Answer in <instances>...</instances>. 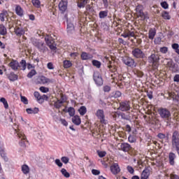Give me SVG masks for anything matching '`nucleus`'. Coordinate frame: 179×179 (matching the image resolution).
<instances>
[{
	"instance_id": "obj_1",
	"label": "nucleus",
	"mask_w": 179,
	"mask_h": 179,
	"mask_svg": "<svg viewBox=\"0 0 179 179\" xmlns=\"http://www.w3.org/2000/svg\"><path fill=\"white\" fill-rule=\"evenodd\" d=\"M158 114L163 120H166L167 124H169V121H170V118H171V112L169 110V109L166 108H161L158 110Z\"/></svg>"
},
{
	"instance_id": "obj_2",
	"label": "nucleus",
	"mask_w": 179,
	"mask_h": 179,
	"mask_svg": "<svg viewBox=\"0 0 179 179\" xmlns=\"http://www.w3.org/2000/svg\"><path fill=\"white\" fill-rule=\"evenodd\" d=\"M32 44L36 47L40 52H47L48 51V48L45 46V43L44 42L41 41L40 40L34 39L32 41Z\"/></svg>"
},
{
	"instance_id": "obj_3",
	"label": "nucleus",
	"mask_w": 179,
	"mask_h": 179,
	"mask_svg": "<svg viewBox=\"0 0 179 179\" xmlns=\"http://www.w3.org/2000/svg\"><path fill=\"white\" fill-rule=\"evenodd\" d=\"M148 61L149 64L152 65V68L154 69H157L159 67V61H160V57L155 54H151L150 56L148 57Z\"/></svg>"
},
{
	"instance_id": "obj_4",
	"label": "nucleus",
	"mask_w": 179,
	"mask_h": 179,
	"mask_svg": "<svg viewBox=\"0 0 179 179\" xmlns=\"http://www.w3.org/2000/svg\"><path fill=\"white\" fill-rule=\"evenodd\" d=\"M172 146L176 150H179V133L177 131H173L172 134Z\"/></svg>"
},
{
	"instance_id": "obj_5",
	"label": "nucleus",
	"mask_w": 179,
	"mask_h": 179,
	"mask_svg": "<svg viewBox=\"0 0 179 179\" xmlns=\"http://www.w3.org/2000/svg\"><path fill=\"white\" fill-rule=\"evenodd\" d=\"M131 54L134 58H137L138 59H143L146 58V55H145V52L139 49V48H134L132 50Z\"/></svg>"
},
{
	"instance_id": "obj_6",
	"label": "nucleus",
	"mask_w": 179,
	"mask_h": 179,
	"mask_svg": "<svg viewBox=\"0 0 179 179\" xmlns=\"http://www.w3.org/2000/svg\"><path fill=\"white\" fill-rule=\"evenodd\" d=\"M45 41L47 45L50 48L51 51L57 50V44H55V41L52 38V37L47 36L45 37Z\"/></svg>"
},
{
	"instance_id": "obj_7",
	"label": "nucleus",
	"mask_w": 179,
	"mask_h": 179,
	"mask_svg": "<svg viewBox=\"0 0 179 179\" xmlns=\"http://www.w3.org/2000/svg\"><path fill=\"white\" fill-rule=\"evenodd\" d=\"M15 131L17 138L21 139V141L19 142L20 145H21L22 148H26V136L24 135V133L20 131V129H15Z\"/></svg>"
},
{
	"instance_id": "obj_8",
	"label": "nucleus",
	"mask_w": 179,
	"mask_h": 179,
	"mask_svg": "<svg viewBox=\"0 0 179 179\" xmlns=\"http://www.w3.org/2000/svg\"><path fill=\"white\" fill-rule=\"evenodd\" d=\"M96 117L100 120L101 124H107V120H106V115H104V110L103 109H98L95 113Z\"/></svg>"
},
{
	"instance_id": "obj_9",
	"label": "nucleus",
	"mask_w": 179,
	"mask_h": 179,
	"mask_svg": "<svg viewBox=\"0 0 179 179\" xmlns=\"http://www.w3.org/2000/svg\"><path fill=\"white\" fill-rule=\"evenodd\" d=\"M122 62L127 66H129L130 68H135L136 66V63L135 60L129 57H124L122 58Z\"/></svg>"
},
{
	"instance_id": "obj_10",
	"label": "nucleus",
	"mask_w": 179,
	"mask_h": 179,
	"mask_svg": "<svg viewBox=\"0 0 179 179\" xmlns=\"http://www.w3.org/2000/svg\"><path fill=\"white\" fill-rule=\"evenodd\" d=\"M93 78L96 86H103V77H101V74L99 72H94Z\"/></svg>"
},
{
	"instance_id": "obj_11",
	"label": "nucleus",
	"mask_w": 179,
	"mask_h": 179,
	"mask_svg": "<svg viewBox=\"0 0 179 179\" xmlns=\"http://www.w3.org/2000/svg\"><path fill=\"white\" fill-rule=\"evenodd\" d=\"M118 110L120 111H129L131 110V105L129 101H124L120 103Z\"/></svg>"
},
{
	"instance_id": "obj_12",
	"label": "nucleus",
	"mask_w": 179,
	"mask_h": 179,
	"mask_svg": "<svg viewBox=\"0 0 179 179\" xmlns=\"http://www.w3.org/2000/svg\"><path fill=\"white\" fill-rule=\"evenodd\" d=\"M59 9L61 13H65L68 9V0H61L59 3Z\"/></svg>"
},
{
	"instance_id": "obj_13",
	"label": "nucleus",
	"mask_w": 179,
	"mask_h": 179,
	"mask_svg": "<svg viewBox=\"0 0 179 179\" xmlns=\"http://www.w3.org/2000/svg\"><path fill=\"white\" fill-rule=\"evenodd\" d=\"M110 171L113 174L116 175L121 171V169H120V166L117 163H114L110 166Z\"/></svg>"
},
{
	"instance_id": "obj_14",
	"label": "nucleus",
	"mask_w": 179,
	"mask_h": 179,
	"mask_svg": "<svg viewBox=\"0 0 179 179\" xmlns=\"http://www.w3.org/2000/svg\"><path fill=\"white\" fill-rule=\"evenodd\" d=\"M177 157V155H176V154L173 152H169V164H171V166H174L176 164V159Z\"/></svg>"
},
{
	"instance_id": "obj_15",
	"label": "nucleus",
	"mask_w": 179,
	"mask_h": 179,
	"mask_svg": "<svg viewBox=\"0 0 179 179\" xmlns=\"http://www.w3.org/2000/svg\"><path fill=\"white\" fill-rule=\"evenodd\" d=\"M9 65L13 71H17V69L20 68V64H19V62L16 60L11 61Z\"/></svg>"
},
{
	"instance_id": "obj_16",
	"label": "nucleus",
	"mask_w": 179,
	"mask_h": 179,
	"mask_svg": "<svg viewBox=\"0 0 179 179\" xmlns=\"http://www.w3.org/2000/svg\"><path fill=\"white\" fill-rule=\"evenodd\" d=\"M120 149L122 152H129L131 150V145L128 143H122L120 144Z\"/></svg>"
},
{
	"instance_id": "obj_17",
	"label": "nucleus",
	"mask_w": 179,
	"mask_h": 179,
	"mask_svg": "<svg viewBox=\"0 0 179 179\" xmlns=\"http://www.w3.org/2000/svg\"><path fill=\"white\" fill-rule=\"evenodd\" d=\"M92 58H93V55L90 53L86 52H83L81 53V59H83V61H87V59H92Z\"/></svg>"
},
{
	"instance_id": "obj_18",
	"label": "nucleus",
	"mask_w": 179,
	"mask_h": 179,
	"mask_svg": "<svg viewBox=\"0 0 179 179\" xmlns=\"http://www.w3.org/2000/svg\"><path fill=\"white\" fill-rule=\"evenodd\" d=\"M149 176H150V171L149 170V169L145 168L141 173V179H148Z\"/></svg>"
},
{
	"instance_id": "obj_19",
	"label": "nucleus",
	"mask_w": 179,
	"mask_h": 179,
	"mask_svg": "<svg viewBox=\"0 0 179 179\" xmlns=\"http://www.w3.org/2000/svg\"><path fill=\"white\" fill-rule=\"evenodd\" d=\"M72 122L74 123L75 125H80V124L82 123L80 117H79V115H74L72 117Z\"/></svg>"
},
{
	"instance_id": "obj_20",
	"label": "nucleus",
	"mask_w": 179,
	"mask_h": 179,
	"mask_svg": "<svg viewBox=\"0 0 179 179\" xmlns=\"http://www.w3.org/2000/svg\"><path fill=\"white\" fill-rule=\"evenodd\" d=\"M15 13L16 15H17V16L22 17L24 13L23 8H22V7L20 5H17L15 7Z\"/></svg>"
},
{
	"instance_id": "obj_21",
	"label": "nucleus",
	"mask_w": 179,
	"mask_h": 179,
	"mask_svg": "<svg viewBox=\"0 0 179 179\" xmlns=\"http://www.w3.org/2000/svg\"><path fill=\"white\" fill-rule=\"evenodd\" d=\"M26 111L27 113V114H37L38 113V111H40V109H38V108H27Z\"/></svg>"
},
{
	"instance_id": "obj_22",
	"label": "nucleus",
	"mask_w": 179,
	"mask_h": 179,
	"mask_svg": "<svg viewBox=\"0 0 179 179\" xmlns=\"http://www.w3.org/2000/svg\"><path fill=\"white\" fill-rule=\"evenodd\" d=\"M138 17H140L141 20H148L149 19V15L148 13H144L143 11L137 15Z\"/></svg>"
},
{
	"instance_id": "obj_23",
	"label": "nucleus",
	"mask_w": 179,
	"mask_h": 179,
	"mask_svg": "<svg viewBox=\"0 0 179 179\" xmlns=\"http://www.w3.org/2000/svg\"><path fill=\"white\" fill-rule=\"evenodd\" d=\"M8 33V30L6 29V27L3 24H0V34L1 36H6Z\"/></svg>"
},
{
	"instance_id": "obj_24",
	"label": "nucleus",
	"mask_w": 179,
	"mask_h": 179,
	"mask_svg": "<svg viewBox=\"0 0 179 179\" xmlns=\"http://www.w3.org/2000/svg\"><path fill=\"white\" fill-rule=\"evenodd\" d=\"M75 31V27L73 26V24L69 23L67 24V32L69 34H72Z\"/></svg>"
},
{
	"instance_id": "obj_25",
	"label": "nucleus",
	"mask_w": 179,
	"mask_h": 179,
	"mask_svg": "<svg viewBox=\"0 0 179 179\" xmlns=\"http://www.w3.org/2000/svg\"><path fill=\"white\" fill-rule=\"evenodd\" d=\"M99 19H104L108 16V10H102L99 13Z\"/></svg>"
},
{
	"instance_id": "obj_26",
	"label": "nucleus",
	"mask_w": 179,
	"mask_h": 179,
	"mask_svg": "<svg viewBox=\"0 0 179 179\" xmlns=\"http://www.w3.org/2000/svg\"><path fill=\"white\" fill-rule=\"evenodd\" d=\"M15 33L17 36H23L24 34V30L23 28L17 27L15 29Z\"/></svg>"
},
{
	"instance_id": "obj_27",
	"label": "nucleus",
	"mask_w": 179,
	"mask_h": 179,
	"mask_svg": "<svg viewBox=\"0 0 179 179\" xmlns=\"http://www.w3.org/2000/svg\"><path fill=\"white\" fill-rule=\"evenodd\" d=\"M155 36H156V30L153 29H150L148 33V38L150 40H153V38H155Z\"/></svg>"
},
{
	"instance_id": "obj_28",
	"label": "nucleus",
	"mask_w": 179,
	"mask_h": 179,
	"mask_svg": "<svg viewBox=\"0 0 179 179\" xmlns=\"http://www.w3.org/2000/svg\"><path fill=\"white\" fill-rule=\"evenodd\" d=\"M22 171L23 174H29L30 173V168H29V166L24 164L22 166Z\"/></svg>"
},
{
	"instance_id": "obj_29",
	"label": "nucleus",
	"mask_w": 179,
	"mask_h": 179,
	"mask_svg": "<svg viewBox=\"0 0 179 179\" xmlns=\"http://www.w3.org/2000/svg\"><path fill=\"white\" fill-rule=\"evenodd\" d=\"M92 64L93 66H95L98 69H100V68H101V62L99 60H92Z\"/></svg>"
},
{
	"instance_id": "obj_30",
	"label": "nucleus",
	"mask_w": 179,
	"mask_h": 179,
	"mask_svg": "<svg viewBox=\"0 0 179 179\" xmlns=\"http://www.w3.org/2000/svg\"><path fill=\"white\" fill-rule=\"evenodd\" d=\"M78 113L80 115H85L86 113H87V109L86 108V106H80V108L78 109Z\"/></svg>"
},
{
	"instance_id": "obj_31",
	"label": "nucleus",
	"mask_w": 179,
	"mask_h": 179,
	"mask_svg": "<svg viewBox=\"0 0 179 179\" xmlns=\"http://www.w3.org/2000/svg\"><path fill=\"white\" fill-rule=\"evenodd\" d=\"M0 103H3V107L6 110H8V108H9V104L8 103V101H6V99L3 97L1 98Z\"/></svg>"
},
{
	"instance_id": "obj_32",
	"label": "nucleus",
	"mask_w": 179,
	"mask_h": 179,
	"mask_svg": "<svg viewBox=\"0 0 179 179\" xmlns=\"http://www.w3.org/2000/svg\"><path fill=\"white\" fill-rule=\"evenodd\" d=\"M162 16L163 19H165L166 20H170V19H171V17L170 16V15L169 14V12L167 11H164L162 13Z\"/></svg>"
},
{
	"instance_id": "obj_33",
	"label": "nucleus",
	"mask_w": 179,
	"mask_h": 179,
	"mask_svg": "<svg viewBox=\"0 0 179 179\" xmlns=\"http://www.w3.org/2000/svg\"><path fill=\"white\" fill-rule=\"evenodd\" d=\"M136 12L137 13V15H138L139 14L142 13L143 12V6L138 5L136 7Z\"/></svg>"
},
{
	"instance_id": "obj_34",
	"label": "nucleus",
	"mask_w": 179,
	"mask_h": 179,
	"mask_svg": "<svg viewBox=\"0 0 179 179\" xmlns=\"http://www.w3.org/2000/svg\"><path fill=\"white\" fill-rule=\"evenodd\" d=\"M61 173L62 176H64V177H65L66 178H69V177H71V174H69V172L66 171V169L64 168L62 169Z\"/></svg>"
},
{
	"instance_id": "obj_35",
	"label": "nucleus",
	"mask_w": 179,
	"mask_h": 179,
	"mask_svg": "<svg viewBox=\"0 0 179 179\" xmlns=\"http://www.w3.org/2000/svg\"><path fill=\"white\" fill-rule=\"evenodd\" d=\"M120 116L121 117L122 120H126V121H129L131 118V116H129V115H127L124 113H120Z\"/></svg>"
},
{
	"instance_id": "obj_36",
	"label": "nucleus",
	"mask_w": 179,
	"mask_h": 179,
	"mask_svg": "<svg viewBox=\"0 0 179 179\" xmlns=\"http://www.w3.org/2000/svg\"><path fill=\"white\" fill-rule=\"evenodd\" d=\"M31 2L35 8H40V6H41L40 0H32Z\"/></svg>"
},
{
	"instance_id": "obj_37",
	"label": "nucleus",
	"mask_w": 179,
	"mask_h": 179,
	"mask_svg": "<svg viewBox=\"0 0 179 179\" xmlns=\"http://www.w3.org/2000/svg\"><path fill=\"white\" fill-rule=\"evenodd\" d=\"M171 47H172L173 50H175L176 54H178V55H179V45H178V43H173Z\"/></svg>"
},
{
	"instance_id": "obj_38",
	"label": "nucleus",
	"mask_w": 179,
	"mask_h": 179,
	"mask_svg": "<svg viewBox=\"0 0 179 179\" xmlns=\"http://www.w3.org/2000/svg\"><path fill=\"white\" fill-rule=\"evenodd\" d=\"M89 0H83L80 3H78V8H85Z\"/></svg>"
},
{
	"instance_id": "obj_39",
	"label": "nucleus",
	"mask_w": 179,
	"mask_h": 179,
	"mask_svg": "<svg viewBox=\"0 0 179 179\" xmlns=\"http://www.w3.org/2000/svg\"><path fill=\"white\" fill-rule=\"evenodd\" d=\"M72 66V62L69 60H64V67L66 69L71 68Z\"/></svg>"
},
{
	"instance_id": "obj_40",
	"label": "nucleus",
	"mask_w": 179,
	"mask_h": 179,
	"mask_svg": "<svg viewBox=\"0 0 179 179\" xmlns=\"http://www.w3.org/2000/svg\"><path fill=\"white\" fill-rule=\"evenodd\" d=\"M20 66H22V71H26V67L27 66V63L26 62V60L22 59L20 62Z\"/></svg>"
},
{
	"instance_id": "obj_41",
	"label": "nucleus",
	"mask_w": 179,
	"mask_h": 179,
	"mask_svg": "<svg viewBox=\"0 0 179 179\" xmlns=\"http://www.w3.org/2000/svg\"><path fill=\"white\" fill-rule=\"evenodd\" d=\"M35 75H37V72L36 70L32 69L28 74H27V78L29 79H31Z\"/></svg>"
},
{
	"instance_id": "obj_42",
	"label": "nucleus",
	"mask_w": 179,
	"mask_h": 179,
	"mask_svg": "<svg viewBox=\"0 0 179 179\" xmlns=\"http://www.w3.org/2000/svg\"><path fill=\"white\" fill-rule=\"evenodd\" d=\"M68 113L70 115V117H73L75 115V108L72 107H69L68 108Z\"/></svg>"
},
{
	"instance_id": "obj_43",
	"label": "nucleus",
	"mask_w": 179,
	"mask_h": 179,
	"mask_svg": "<svg viewBox=\"0 0 179 179\" xmlns=\"http://www.w3.org/2000/svg\"><path fill=\"white\" fill-rule=\"evenodd\" d=\"M44 100H48V96L45 94L41 96V98H39V104H42V103H44Z\"/></svg>"
},
{
	"instance_id": "obj_44",
	"label": "nucleus",
	"mask_w": 179,
	"mask_h": 179,
	"mask_svg": "<svg viewBox=\"0 0 179 179\" xmlns=\"http://www.w3.org/2000/svg\"><path fill=\"white\" fill-rule=\"evenodd\" d=\"M9 79L10 80H11V82H15V80H17V75L15 73H11L9 76Z\"/></svg>"
},
{
	"instance_id": "obj_45",
	"label": "nucleus",
	"mask_w": 179,
	"mask_h": 179,
	"mask_svg": "<svg viewBox=\"0 0 179 179\" xmlns=\"http://www.w3.org/2000/svg\"><path fill=\"white\" fill-rule=\"evenodd\" d=\"M159 52H162V54H167L169 52V48L164 46L159 48Z\"/></svg>"
},
{
	"instance_id": "obj_46",
	"label": "nucleus",
	"mask_w": 179,
	"mask_h": 179,
	"mask_svg": "<svg viewBox=\"0 0 179 179\" xmlns=\"http://www.w3.org/2000/svg\"><path fill=\"white\" fill-rule=\"evenodd\" d=\"M6 17V11L0 13V20L1 22H5V17Z\"/></svg>"
},
{
	"instance_id": "obj_47",
	"label": "nucleus",
	"mask_w": 179,
	"mask_h": 179,
	"mask_svg": "<svg viewBox=\"0 0 179 179\" xmlns=\"http://www.w3.org/2000/svg\"><path fill=\"white\" fill-rule=\"evenodd\" d=\"M121 92L120 91H115L113 93V96L115 98V99H118V97H121Z\"/></svg>"
},
{
	"instance_id": "obj_48",
	"label": "nucleus",
	"mask_w": 179,
	"mask_h": 179,
	"mask_svg": "<svg viewBox=\"0 0 179 179\" xmlns=\"http://www.w3.org/2000/svg\"><path fill=\"white\" fill-rule=\"evenodd\" d=\"M62 102H59V100H57L56 102L54 103V107L55 108L59 109L60 107H62Z\"/></svg>"
},
{
	"instance_id": "obj_49",
	"label": "nucleus",
	"mask_w": 179,
	"mask_h": 179,
	"mask_svg": "<svg viewBox=\"0 0 179 179\" xmlns=\"http://www.w3.org/2000/svg\"><path fill=\"white\" fill-rule=\"evenodd\" d=\"M157 137L159 139H164L166 138V139H169V135H167V136H166V134H163V133H159L157 134Z\"/></svg>"
},
{
	"instance_id": "obj_50",
	"label": "nucleus",
	"mask_w": 179,
	"mask_h": 179,
	"mask_svg": "<svg viewBox=\"0 0 179 179\" xmlns=\"http://www.w3.org/2000/svg\"><path fill=\"white\" fill-rule=\"evenodd\" d=\"M160 5L163 9H169V3L166 1H162L160 3Z\"/></svg>"
},
{
	"instance_id": "obj_51",
	"label": "nucleus",
	"mask_w": 179,
	"mask_h": 179,
	"mask_svg": "<svg viewBox=\"0 0 179 179\" xmlns=\"http://www.w3.org/2000/svg\"><path fill=\"white\" fill-rule=\"evenodd\" d=\"M39 90H41V92L42 93H48V92H50V89H48V87H41L39 88Z\"/></svg>"
},
{
	"instance_id": "obj_52",
	"label": "nucleus",
	"mask_w": 179,
	"mask_h": 179,
	"mask_svg": "<svg viewBox=\"0 0 179 179\" xmlns=\"http://www.w3.org/2000/svg\"><path fill=\"white\" fill-rule=\"evenodd\" d=\"M61 161L62 163H64V164H68V163H69V158L68 157H62Z\"/></svg>"
},
{
	"instance_id": "obj_53",
	"label": "nucleus",
	"mask_w": 179,
	"mask_h": 179,
	"mask_svg": "<svg viewBox=\"0 0 179 179\" xmlns=\"http://www.w3.org/2000/svg\"><path fill=\"white\" fill-rule=\"evenodd\" d=\"M34 96L35 98H36V100H37L38 103H39L40 102V99L41 97V95H40V93L38 92H35L34 93Z\"/></svg>"
},
{
	"instance_id": "obj_54",
	"label": "nucleus",
	"mask_w": 179,
	"mask_h": 179,
	"mask_svg": "<svg viewBox=\"0 0 179 179\" xmlns=\"http://www.w3.org/2000/svg\"><path fill=\"white\" fill-rule=\"evenodd\" d=\"M128 141L130 143H135V142H136V138H135L134 136H129L128 137Z\"/></svg>"
},
{
	"instance_id": "obj_55",
	"label": "nucleus",
	"mask_w": 179,
	"mask_h": 179,
	"mask_svg": "<svg viewBox=\"0 0 179 179\" xmlns=\"http://www.w3.org/2000/svg\"><path fill=\"white\" fill-rule=\"evenodd\" d=\"M127 170L130 174H134V173H135V169H134V168L131 166H127Z\"/></svg>"
},
{
	"instance_id": "obj_56",
	"label": "nucleus",
	"mask_w": 179,
	"mask_h": 179,
	"mask_svg": "<svg viewBox=\"0 0 179 179\" xmlns=\"http://www.w3.org/2000/svg\"><path fill=\"white\" fill-rule=\"evenodd\" d=\"M97 153L99 157H104L106 155H107V152H106V151H97Z\"/></svg>"
},
{
	"instance_id": "obj_57",
	"label": "nucleus",
	"mask_w": 179,
	"mask_h": 179,
	"mask_svg": "<svg viewBox=\"0 0 179 179\" xmlns=\"http://www.w3.org/2000/svg\"><path fill=\"white\" fill-rule=\"evenodd\" d=\"M55 163L57 166H58V167H62L63 166L62 162H61L59 159H56Z\"/></svg>"
},
{
	"instance_id": "obj_58",
	"label": "nucleus",
	"mask_w": 179,
	"mask_h": 179,
	"mask_svg": "<svg viewBox=\"0 0 179 179\" xmlns=\"http://www.w3.org/2000/svg\"><path fill=\"white\" fill-rule=\"evenodd\" d=\"M40 80L43 85L47 84V78L45 76H41Z\"/></svg>"
},
{
	"instance_id": "obj_59",
	"label": "nucleus",
	"mask_w": 179,
	"mask_h": 179,
	"mask_svg": "<svg viewBox=\"0 0 179 179\" xmlns=\"http://www.w3.org/2000/svg\"><path fill=\"white\" fill-rule=\"evenodd\" d=\"M154 43L156 45H159L162 43V38L160 37H157L154 40Z\"/></svg>"
},
{
	"instance_id": "obj_60",
	"label": "nucleus",
	"mask_w": 179,
	"mask_h": 179,
	"mask_svg": "<svg viewBox=\"0 0 179 179\" xmlns=\"http://www.w3.org/2000/svg\"><path fill=\"white\" fill-rule=\"evenodd\" d=\"M21 101L24 103V104H29V100L26 96H21Z\"/></svg>"
},
{
	"instance_id": "obj_61",
	"label": "nucleus",
	"mask_w": 179,
	"mask_h": 179,
	"mask_svg": "<svg viewBox=\"0 0 179 179\" xmlns=\"http://www.w3.org/2000/svg\"><path fill=\"white\" fill-rule=\"evenodd\" d=\"M59 121L64 125V127H68V122L65 119H59Z\"/></svg>"
},
{
	"instance_id": "obj_62",
	"label": "nucleus",
	"mask_w": 179,
	"mask_h": 179,
	"mask_svg": "<svg viewBox=\"0 0 179 179\" xmlns=\"http://www.w3.org/2000/svg\"><path fill=\"white\" fill-rule=\"evenodd\" d=\"M59 102H62V104L66 101V96L65 95H62L60 99L57 100Z\"/></svg>"
},
{
	"instance_id": "obj_63",
	"label": "nucleus",
	"mask_w": 179,
	"mask_h": 179,
	"mask_svg": "<svg viewBox=\"0 0 179 179\" xmlns=\"http://www.w3.org/2000/svg\"><path fill=\"white\" fill-rule=\"evenodd\" d=\"M173 101H175L176 103L179 104V94H178V96H175V98H173Z\"/></svg>"
},
{
	"instance_id": "obj_64",
	"label": "nucleus",
	"mask_w": 179,
	"mask_h": 179,
	"mask_svg": "<svg viewBox=\"0 0 179 179\" xmlns=\"http://www.w3.org/2000/svg\"><path fill=\"white\" fill-rule=\"evenodd\" d=\"M173 80H174L175 82H177V83L179 82V74H176V75L174 76Z\"/></svg>"
}]
</instances>
